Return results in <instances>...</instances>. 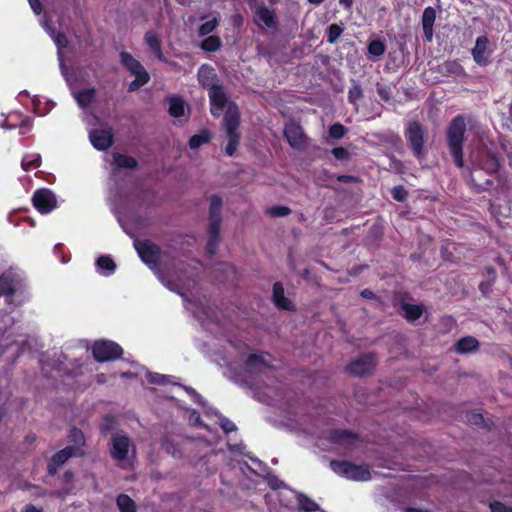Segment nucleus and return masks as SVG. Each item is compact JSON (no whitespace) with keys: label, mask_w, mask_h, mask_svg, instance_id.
Listing matches in <instances>:
<instances>
[{"label":"nucleus","mask_w":512,"mask_h":512,"mask_svg":"<svg viewBox=\"0 0 512 512\" xmlns=\"http://www.w3.org/2000/svg\"><path fill=\"white\" fill-rule=\"evenodd\" d=\"M272 299L277 308L287 311L293 310V304L285 296L283 285L280 282L273 285Z\"/></svg>","instance_id":"5701e85b"},{"label":"nucleus","mask_w":512,"mask_h":512,"mask_svg":"<svg viewBox=\"0 0 512 512\" xmlns=\"http://www.w3.org/2000/svg\"><path fill=\"white\" fill-rule=\"evenodd\" d=\"M361 296L365 299H373L375 297L373 291L369 290V289H364L362 292H361Z\"/></svg>","instance_id":"052dcab7"},{"label":"nucleus","mask_w":512,"mask_h":512,"mask_svg":"<svg viewBox=\"0 0 512 512\" xmlns=\"http://www.w3.org/2000/svg\"><path fill=\"white\" fill-rule=\"evenodd\" d=\"M268 484L273 489H278L281 487L282 482L275 476H272L268 479Z\"/></svg>","instance_id":"6e6d98bb"},{"label":"nucleus","mask_w":512,"mask_h":512,"mask_svg":"<svg viewBox=\"0 0 512 512\" xmlns=\"http://www.w3.org/2000/svg\"><path fill=\"white\" fill-rule=\"evenodd\" d=\"M73 96L77 102V104L81 108H85L89 106L95 99L96 96V89L95 88H89V89H83L80 91H74Z\"/></svg>","instance_id":"bb28decb"},{"label":"nucleus","mask_w":512,"mask_h":512,"mask_svg":"<svg viewBox=\"0 0 512 512\" xmlns=\"http://www.w3.org/2000/svg\"><path fill=\"white\" fill-rule=\"evenodd\" d=\"M343 29L337 24H331L328 28V38L327 41L329 43H334L341 36Z\"/></svg>","instance_id":"49530a36"},{"label":"nucleus","mask_w":512,"mask_h":512,"mask_svg":"<svg viewBox=\"0 0 512 512\" xmlns=\"http://www.w3.org/2000/svg\"><path fill=\"white\" fill-rule=\"evenodd\" d=\"M328 133L333 139H341L346 134V128L341 123H335L330 126Z\"/></svg>","instance_id":"37998d69"},{"label":"nucleus","mask_w":512,"mask_h":512,"mask_svg":"<svg viewBox=\"0 0 512 512\" xmlns=\"http://www.w3.org/2000/svg\"><path fill=\"white\" fill-rule=\"evenodd\" d=\"M218 19L216 17L212 18L211 20L203 23L199 29H198V34L199 36L201 37H204V36H207L209 35L210 33H212L216 27L218 26Z\"/></svg>","instance_id":"ea45409f"},{"label":"nucleus","mask_w":512,"mask_h":512,"mask_svg":"<svg viewBox=\"0 0 512 512\" xmlns=\"http://www.w3.org/2000/svg\"><path fill=\"white\" fill-rule=\"evenodd\" d=\"M215 416L217 417L218 423L225 433H230L237 429L236 425L232 421H230L228 418H226L218 413H215Z\"/></svg>","instance_id":"79ce46f5"},{"label":"nucleus","mask_w":512,"mask_h":512,"mask_svg":"<svg viewBox=\"0 0 512 512\" xmlns=\"http://www.w3.org/2000/svg\"><path fill=\"white\" fill-rule=\"evenodd\" d=\"M13 323H14L13 318L11 316H9L8 314L2 316V318L0 319V354L1 355L4 354L13 345H15L17 347L16 348L17 355L19 354L20 351H22V347H20L18 345L17 341H12V342L9 341L11 334L6 335L8 326L13 325Z\"/></svg>","instance_id":"f3484780"},{"label":"nucleus","mask_w":512,"mask_h":512,"mask_svg":"<svg viewBox=\"0 0 512 512\" xmlns=\"http://www.w3.org/2000/svg\"><path fill=\"white\" fill-rule=\"evenodd\" d=\"M16 291L14 282L10 276H0V296H6L9 299ZM10 303L9 300H7Z\"/></svg>","instance_id":"7c9ffc66"},{"label":"nucleus","mask_w":512,"mask_h":512,"mask_svg":"<svg viewBox=\"0 0 512 512\" xmlns=\"http://www.w3.org/2000/svg\"><path fill=\"white\" fill-rule=\"evenodd\" d=\"M34 207L41 214H48L57 206L56 196L49 189H39L32 197Z\"/></svg>","instance_id":"ddd939ff"},{"label":"nucleus","mask_w":512,"mask_h":512,"mask_svg":"<svg viewBox=\"0 0 512 512\" xmlns=\"http://www.w3.org/2000/svg\"><path fill=\"white\" fill-rule=\"evenodd\" d=\"M121 64L135 76V79L129 84V91H136L150 80V76L142 64L130 53L120 52Z\"/></svg>","instance_id":"6e6552de"},{"label":"nucleus","mask_w":512,"mask_h":512,"mask_svg":"<svg viewBox=\"0 0 512 512\" xmlns=\"http://www.w3.org/2000/svg\"><path fill=\"white\" fill-rule=\"evenodd\" d=\"M83 453V449L80 447H65L52 457L51 463L49 464V471L52 472L53 466H60L64 464L70 457L81 456Z\"/></svg>","instance_id":"aec40b11"},{"label":"nucleus","mask_w":512,"mask_h":512,"mask_svg":"<svg viewBox=\"0 0 512 512\" xmlns=\"http://www.w3.org/2000/svg\"><path fill=\"white\" fill-rule=\"evenodd\" d=\"M288 420L294 422L291 424L293 428L301 429L307 433H313L308 428L305 427L308 417L304 414H299L297 411L289 410L287 411Z\"/></svg>","instance_id":"c756f323"},{"label":"nucleus","mask_w":512,"mask_h":512,"mask_svg":"<svg viewBox=\"0 0 512 512\" xmlns=\"http://www.w3.org/2000/svg\"><path fill=\"white\" fill-rule=\"evenodd\" d=\"M353 179H354V177L350 176V175H342V176L338 177V180L341 182H350Z\"/></svg>","instance_id":"e2e57ef3"},{"label":"nucleus","mask_w":512,"mask_h":512,"mask_svg":"<svg viewBox=\"0 0 512 512\" xmlns=\"http://www.w3.org/2000/svg\"><path fill=\"white\" fill-rule=\"evenodd\" d=\"M21 115L18 113V117H14L10 120V122H17L18 124L21 123Z\"/></svg>","instance_id":"338daca9"},{"label":"nucleus","mask_w":512,"mask_h":512,"mask_svg":"<svg viewBox=\"0 0 512 512\" xmlns=\"http://www.w3.org/2000/svg\"><path fill=\"white\" fill-rule=\"evenodd\" d=\"M147 380L152 384H164L170 382V376L162 375L159 373H146Z\"/></svg>","instance_id":"a18cd8bd"},{"label":"nucleus","mask_w":512,"mask_h":512,"mask_svg":"<svg viewBox=\"0 0 512 512\" xmlns=\"http://www.w3.org/2000/svg\"><path fill=\"white\" fill-rule=\"evenodd\" d=\"M284 136L293 149L304 150L307 146L308 138L296 122L291 121L285 125Z\"/></svg>","instance_id":"f8f14e48"},{"label":"nucleus","mask_w":512,"mask_h":512,"mask_svg":"<svg viewBox=\"0 0 512 512\" xmlns=\"http://www.w3.org/2000/svg\"><path fill=\"white\" fill-rule=\"evenodd\" d=\"M473 420L475 424H478L483 421V416L481 414L473 415Z\"/></svg>","instance_id":"69168bd1"},{"label":"nucleus","mask_w":512,"mask_h":512,"mask_svg":"<svg viewBox=\"0 0 512 512\" xmlns=\"http://www.w3.org/2000/svg\"><path fill=\"white\" fill-rule=\"evenodd\" d=\"M69 439L75 444L72 447L82 448V445L84 444V435L81 430L76 428L71 429Z\"/></svg>","instance_id":"c03bdc74"},{"label":"nucleus","mask_w":512,"mask_h":512,"mask_svg":"<svg viewBox=\"0 0 512 512\" xmlns=\"http://www.w3.org/2000/svg\"><path fill=\"white\" fill-rule=\"evenodd\" d=\"M169 114L179 121L187 120L188 118V106L186 102L180 97H170L168 99Z\"/></svg>","instance_id":"412c9836"},{"label":"nucleus","mask_w":512,"mask_h":512,"mask_svg":"<svg viewBox=\"0 0 512 512\" xmlns=\"http://www.w3.org/2000/svg\"><path fill=\"white\" fill-rule=\"evenodd\" d=\"M210 133L207 130L201 131L199 134L193 135L189 140V146L191 149H197L201 145L209 142Z\"/></svg>","instance_id":"c9c22d12"},{"label":"nucleus","mask_w":512,"mask_h":512,"mask_svg":"<svg viewBox=\"0 0 512 512\" xmlns=\"http://www.w3.org/2000/svg\"><path fill=\"white\" fill-rule=\"evenodd\" d=\"M466 122L463 115L454 117L446 129V142L450 155L459 169H464L463 144L465 140Z\"/></svg>","instance_id":"7ed1b4c3"},{"label":"nucleus","mask_w":512,"mask_h":512,"mask_svg":"<svg viewBox=\"0 0 512 512\" xmlns=\"http://www.w3.org/2000/svg\"><path fill=\"white\" fill-rule=\"evenodd\" d=\"M246 348L247 347L243 345V348L239 352V360L244 361V372L247 377L254 375H270L271 370L275 368L270 364V356L268 354L251 353L244 358Z\"/></svg>","instance_id":"39448f33"},{"label":"nucleus","mask_w":512,"mask_h":512,"mask_svg":"<svg viewBox=\"0 0 512 512\" xmlns=\"http://www.w3.org/2000/svg\"><path fill=\"white\" fill-rule=\"evenodd\" d=\"M367 49H368L369 55L374 56V57H380L385 53L386 45L382 40L376 39V40H372L368 44Z\"/></svg>","instance_id":"e433bc0d"},{"label":"nucleus","mask_w":512,"mask_h":512,"mask_svg":"<svg viewBox=\"0 0 512 512\" xmlns=\"http://www.w3.org/2000/svg\"><path fill=\"white\" fill-rule=\"evenodd\" d=\"M14 117H18V113H11L9 114L7 117H5L1 122H0V126L1 128L3 129H14L16 127H27L29 128L31 126V120L30 118L26 117V118H23V120H21V123L18 124L17 122H10V120Z\"/></svg>","instance_id":"2f4dec72"},{"label":"nucleus","mask_w":512,"mask_h":512,"mask_svg":"<svg viewBox=\"0 0 512 512\" xmlns=\"http://www.w3.org/2000/svg\"><path fill=\"white\" fill-rule=\"evenodd\" d=\"M324 437L333 444L336 449L348 452L358 443V435L349 430L334 429L325 433Z\"/></svg>","instance_id":"1a4fd4ad"},{"label":"nucleus","mask_w":512,"mask_h":512,"mask_svg":"<svg viewBox=\"0 0 512 512\" xmlns=\"http://www.w3.org/2000/svg\"><path fill=\"white\" fill-rule=\"evenodd\" d=\"M298 504L301 509L307 512H313L319 509L317 503H315L313 500L302 494L298 496Z\"/></svg>","instance_id":"58836bf2"},{"label":"nucleus","mask_w":512,"mask_h":512,"mask_svg":"<svg viewBox=\"0 0 512 512\" xmlns=\"http://www.w3.org/2000/svg\"><path fill=\"white\" fill-rule=\"evenodd\" d=\"M392 197L399 202L404 201L407 198V191L403 186H395L391 190Z\"/></svg>","instance_id":"09e8293b"},{"label":"nucleus","mask_w":512,"mask_h":512,"mask_svg":"<svg viewBox=\"0 0 512 512\" xmlns=\"http://www.w3.org/2000/svg\"><path fill=\"white\" fill-rule=\"evenodd\" d=\"M41 157L39 154H28L22 159V167L24 170L29 171L39 167Z\"/></svg>","instance_id":"4c0bfd02"},{"label":"nucleus","mask_w":512,"mask_h":512,"mask_svg":"<svg viewBox=\"0 0 512 512\" xmlns=\"http://www.w3.org/2000/svg\"><path fill=\"white\" fill-rule=\"evenodd\" d=\"M105 421H106V423H105V424H103V425H102V427H101L102 432H106V431H108V430H109V428H110V424L112 423V417L107 416V417L105 418Z\"/></svg>","instance_id":"680f3d73"},{"label":"nucleus","mask_w":512,"mask_h":512,"mask_svg":"<svg viewBox=\"0 0 512 512\" xmlns=\"http://www.w3.org/2000/svg\"><path fill=\"white\" fill-rule=\"evenodd\" d=\"M46 31L49 33V35L53 38L54 43L58 47V58L60 61V69L62 71V74L64 75V63L62 60V52L61 49L66 48L68 46V40L66 36L63 33L54 34L52 30H50L47 26H45Z\"/></svg>","instance_id":"cd10ccee"},{"label":"nucleus","mask_w":512,"mask_h":512,"mask_svg":"<svg viewBox=\"0 0 512 512\" xmlns=\"http://www.w3.org/2000/svg\"><path fill=\"white\" fill-rule=\"evenodd\" d=\"M221 208L222 199L216 195L212 196L209 210V237L206 246V251L210 256L216 253L220 241L219 229L221 224Z\"/></svg>","instance_id":"20e7f679"},{"label":"nucleus","mask_w":512,"mask_h":512,"mask_svg":"<svg viewBox=\"0 0 512 512\" xmlns=\"http://www.w3.org/2000/svg\"><path fill=\"white\" fill-rule=\"evenodd\" d=\"M216 77L214 69L208 65H202L198 70V81L203 87L210 88Z\"/></svg>","instance_id":"c85d7f7f"},{"label":"nucleus","mask_w":512,"mask_h":512,"mask_svg":"<svg viewBox=\"0 0 512 512\" xmlns=\"http://www.w3.org/2000/svg\"><path fill=\"white\" fill-rule=\"evenodd\" d=\"M473 60L479 66H486L490 62L492 51L489 49V39L486 36H479L475 46L472 48Z\"/></svg>","instance_id":"dca6fc26"},{"label":"nucleus","mask_w":512,"mask_h":512,"mask_svg":"<svg viewBox=\"0 0 512 512\" xmlns=\"http://www.w3.org/2000/svg\"><path fill=\"white\" fill-rule=\"evenodd\" d=\"M309 3L311 4H314V5H319L321 4L324 0H308Z\"/></svg>","instance_id":"774afa93"},{"label":"nucleus","mask_w":512,"mask_h":512,"mask_svg":"<svg viewBox=\"0 0 512 512\" xmlns=\"http://www.w3.org/2000/svg\"><path fill=\"white\" fill-rule=\"evenodd\" d=\"M92 353L96 361L106 362L119 358L123 350L120 345L113 341L100 340L94 343Z\"/></svg>","instance_id":"9d476101"},{"label":"nucleus","mask_w":512,"mask_h":512,"mask_svg":"<svg viewBox=\"0 0 512 512\" xmlns=\"http://www.w3.org/2000/svg\"><path fill=\"white\" fill-rule=\"evenodd\" d=\"M221 46L222 42L220 37L215 35L208 36L200 44L201 49L207 52H216L220 50Z\"/></svg>","instance_id":"473e14b6"},{"label":"nucleus","mask_w":512,"mask_h":512,"mask_svg":"<svg viewBox=\"0 0 512 512\" xmlns=\"http://www.w3.org/2000/svg\"><path fill=\"white\" fill-rule=\"evenodd\" d=\"M116 263L109 255H102L96 260V271L102 276L108 277L114 274Z\"/></svg>","instance_id":"393cba45"},{"label":"nucleus","mask_w":512,"mask_h":512,"mask_svg":"<svg viewBox=\"0 0 512 512\" xmlns=\"http://www.w3.org/2000/svg\"><path fill=\"white\" fill-rule=\"evenodd\" d=\"M190 422L193 423L194 425H199L201 426L202 423L200 421V415L196 412V411H193L190 415V418H189Z\"/></svg>","instance_id":"4d7b16f0"},{"label":"nucleus","mask_w":512,"mask_h":512,"mask_svg":"<svg viewBox=\"0 0 512 512\" xmlns=\"http://www.w3.org/2000/svg\"><path fill=\"white\" fill-rule=\"evenodd\" d=\"M479 341L473 336H465L455 343V351L458 354H468L477 351Z\"/></svg>","instance_id":"b1692460"},{"label":"nucleus","mask_w":512,"mask_h":512,"mask_svg":"<svg viewBox=\"0 0 512 512\" xmlns=\"http://www.w3.org/2000/svg\"><path fill=\"white\" fill-rule=\"evenodd\" d=\"M363 97V91L361 86L358 83H353L352 87H350L348 91V100L352 104H356V102Z\"/></svg>","instance_id":"a19ab883"},{"label":"nucleus","mask_w":512,"mask_h":512,"mask_svg":"<svg viewBox=\"0 0 512 512\" xmlns=\"http://www.w3.org/2000/svg\"><path fill=\"white\" fill-rule=\"evenodd\" d=\"M117 506L120 512H135V503L126 494H120L117 497Z\"/></svg>","instance_id":"f704fd0d"},{"label":"nucleus","mask_w":512,"mask_h":512,"mask_svg":"<svg viewBox=\"0 0 512 512\" xmlns=\"http://www.w3.org/2000/svg\"><path fill=\"white\" fill-rule=\"evenodd\" d=\"M183 389L192 397L194 402L203 404V399L200 394H198L193 388L188 386H183Z\"/></svg>","instance_id":"864d4df0"},{"label":"nucleus","mask_w":512,"mask_h":512,"mask_svg":"<svg viewBox=\"0 0 512 512\" xmlns=\"http://www.w3.org/2000/svg\"><path fill=\"white\" fill-rule=\"evenodd\" d=\"M28 2L35 14L39 15L42 12V5L39 0H28Z\"/></svg>","instance_id":"5fc2aeb1"},{"label":"nucleus","mask_w":512,"mask_h":512,"mask_svg":"<svg viewBox=\"0 0 512 512\" xmlns=\"http://www.w3.org/2000/svg\"><path fill=\"white\" fill-rule=\"evenodd\" d=\"M333 156L338 160H347L349 158L348 151L343 147H336L332 149Z\"/></svg>","instance_id":"3c124183"},{"label":"nucleus","mask_w":512,"mask_h":512,"mask_svg":"<svg viewBox=\"0 0 512 512\" xmlns=\"http://www.w3.org/2000/svg\"><path fill=\"white\" fill-rule=\"evenodd\" d=\"M254 21L260 29L277 28V18L274 10L264 5H258L254 10Z\"/></svg>","instance_id":"2eb2a0df"},{"label":"nucleus","mask_w":512,"mask_h":512,"mask_svg":"<svg viewBox=\"0 0 512 512\" xmlns=\"http://www.w3.org/2000/svg\"><path fill=\"white\" fill-rule=\"evenodd\" d=\"M210 111L214 117H219L223 109L226 111L223 118V125L228 139L225 153L233 156L240 142V134L238 132L240 113L236 104L228 103L226 93L222 85H211L209 88Z\"/></svg>","instance_id":"f03ea898"},{"label":"nucleus","mask_w":512,"mask_h":512,"mask_svg":"<svg viewBox=\"0 0 512 512\" xmlns=\"http://www.w3.org/2000/svg\"><path fill=\"white\" fill-rule=\"evenodd\" d=\"M489 506L491 512H512L511 507H508L499 501H493Z\"/></svg>","instance_id":"8fccbe9b"},{"label":"nucleus","mask_w":512,"mask_h":512,"mask_svg":"<svg viewBox=\"0 0 512 512\" xmlns=\"http://www.w3.org/2000/svg\"><path fill=\"white\" fill-rule=\"evenodd\" d=\"M377 92H378V95L380 96V98H381L382 100L387 101V100L389 99V93L387 92V90H386V89H384V88H378V89H377Z\"/></svg>","instance_id":"bf43d9fd"},{"label":"nucleus","mask_w":512,"mask_h":512,"mask_svg":"<svg viewBox=\"0 0 512 512\" xmlns=\"http://www.w3.org/2000/svg\"><path fill=\"white\" fill-rule=\"evenodd\" d=\"M89 139L93 147L97 150H107L113 143L111 129H94L89 133Z\"/></svg>","instance_id":"a211bd4d"},{"label":"nucleus","mask_w":512,"mask_h":512,"mask_svg":"<svg viewBox=\"0 0 512 512\" xmlns=\"http://www.w3.org/2000/svg\"><path fill=\"white\" fill-rule=\"evenodd\" d=\"M135 248L142 261L154 271L159 281L169 290L178 293L186 302V309L193 313L204 325L207 319H212L210 308L204 306L201 301H191L187 299L186 294L181 290L186 287V278L182 270H177L172 275L168 270L164 271V259L160 248L152 242H135Z\"/></svg>","instance_id":"f257e3e1"},{"label":"nucleus","mask_w":512,"mask_h":512,"mask_svg":"<svg viewBox=\"0 0 512 512\" xmlns=\"http://www.w3.org/2000/svg\"><path fill=\"white\" fill-rule=\"evenodd\" d=\"M436 20V11L433 7H426L422 14V28L424 37L428 42L433 40L434 36V23Z\"/></svg>","instance_id":"6ab92c4d"},{"label":"nucleus","mask_w":512,"mask_h":512,"mask_svg":"<svg viewBox=\"0 0 512 512\" xmlns=\"http://www.w3.org/2000/svg\"><path fill=\"white\" fill-rule=\"evenodd\" d=\"M146 44L149 46L154 55L162 62H166V58L162 53L161 40L153 31H148L145 35Z\"/></svg>","instance_id":"a878e982"},{"label":"nucleus","mask_w":512,"mask_h":512,"mask_svg":"<svg viewBox=\"0 0 512 512\" xmlns=\"http://www.w3.org/2000/svg\"><path fill=\"white\" fill-rule=\"evenodd\" d=\"M268 214L272 217H283L290 214V209L286 206H273L267 210Z\"/></svg>","instance_id":"de8ad7c7"},{"label":"nucleus","mask_w":512,"mask_h":512,"mask_svg":"<svg viewBox=\"0 0 512 512\" xmlns=\"http://www.w3.org/2000/svg\"><path fill=\"white\" fill-rule=\"evenodd\" d=\"M136 166L137 161L133 157L114 153L112 162V176L116 177L121 169H133Z\"/></svg>","instance_id":"4be33fe9"},{"label":"nucleus","mask_w":512,"mask_h":512,"mask_svg":"<svg viewBox=\"0 0 512 512\" xmlns=\"http://www.w3.org/2000/svg\"><path fill=\"white\" fill-rule=\"evenodd\" d=\"M404 317L409 321H414L422 315V309L418 305L404 303L402 305Z\"/></svg>","instance_id":"72a5a7b5"},{"label":"nucleus","mask_w":512,"mask_h":512,"mask_svg":"<svg viewBox=\"0 0 512 512\" xmlns=\"http://www.w3.org/2000/svg\"><path fill=\"white\" fill-rule=\"evenodd\" d=\"M405 137L410 144L413 154L420 158L424 148V131L420 123L409 122L405 131Z\"/></svg>","instance_id":"9b49d317"},{"label":"nucleus","mask_w":512,"mask_h":512,"mask_svg":"<svg viewBox=\"0 0 512 512\" xmlns=\"http://www.w3.org/2000/svg\"><path fill=\"white\" fill-rule=\"evenodd\" d=\"M22 512H43L42 508H38L32 504L26 505Z\"/></svg>","instance_id":"13d9d810"},{"label":"nucleus","mask_w":512,"mask_h":512,"mask_svg":"<svg viewBox=\"0 0 512 512\" xmlns=\"http://www.w3.org/2000/svg\"><path fill=\"white\" fill-rule=\"evenodd\" d=\"M375 364L374 356L372 354H365L351 361L347 365L346 371L354 376H362L370 373L374 369Z\"/></svg>","instance_id":"4468645a"},{"label":"nucleus","mask_w":512,"mask_h":512,"mask_svg":"<svg viewBox=\"0 0 512 512\" xmlns=\"http://www.w3.org/2000/svg\"><path fill=\"white\" fill-rule=\"evenodd\" d=\"M339 3L345 8H351L353 0H339Z\"/></svg>","instance_id":"0e129e2a"},{"label":"nucleus","mask_w":512,"mask_h":512,"mask_svg":"<svg viewBox=\"0 0 512 512\" xmlns=\"http://www.w3.org/2000/svg\"><path fill=\"white\" fill-rule=\"evenodd\" d=\"M446 70L457 75H460L464 72L463 67L457 62L446 63Z\"/></svg>","instance_id":"603ef678"},{"label":"nucleus","mask_w":512,"mask_h":512,"mask_svg":"<svg viewBox=\"0 0 512 512\" xmlns=\"http://www.w3.org/2000/svg\"><path fill=\"white\" fill-rule=\"evenodd\" d=\"M110 454L121 467L128 463L130 455L134 456L135 446L131 439L122 431H117L112 434L110 439Z\"/></svg>","instance_id":"0eeeda50"},{"label":"nucleus","mask_w":512,"mask_h":512,"mask_svg":"<svg viewBox=\"0 0 512 512\" xmlns=\"http://www.w3.org/2000/svg\"><path fill=\"white\" fill-rule=\"evenodd\" d=\"M331 470L337 475L352 481H367L371 479V470L368 465H356L345 460H332Z\"/></svg>","instance_id":"423d86ee"}]
</instances>
